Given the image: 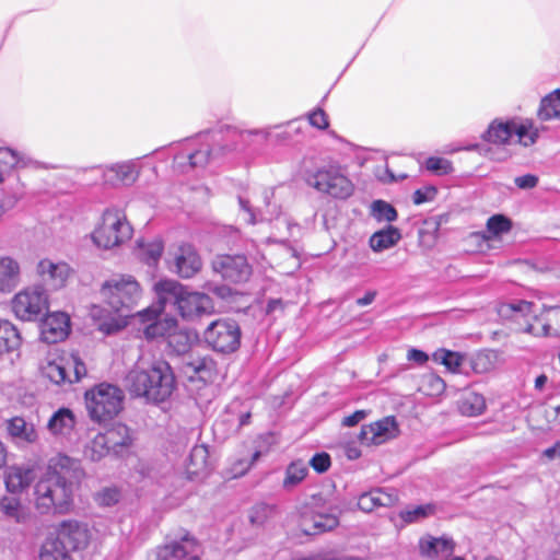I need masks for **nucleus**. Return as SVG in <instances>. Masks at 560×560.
Here are the masks:
<instances>
[{
  "instance_id": "f257e3e1",
  "label": "nucleus",
  "mask_w": 560,
  "mask_h": 560,
  "mask_svg": "<svg viewBox=\"0 0 560 560\" xmlns=\"http://www.w3.org/2000/svg\"><path fill=\"white\" fill-rule=\"evenodd\" d=\"M85 474L75 457H54L35 486V506L42 514H66L73 505V487Z\"/></svg>"
},
{
  "instance_id": "f03ea898",
  "label": "nucleus",
  "mask_w": 560,
  "mask_h": 560,
  "mask_svg": "<svg viewBox=\"0 0 560 560\" xmlns=\"http://www.w3.org/2000/svg\"><path fill=\"white\" fill-rule=\"evenodd\" d=\"M175 385L173 370L164 360L153 361L147 368L136 366L126 376V386L132 396L153 402L168 399Z\"/></svg>"
},
{
  "instance_id": "7ed1b4c3",
  "label": "nucleus",
  "mask_w": 560,
  "mask_h": 560,
  "mask_svg": "<svg viewBox=\"0 0 560 560\" xmlns=\"http://www.w3.org/2000/svg\"><path fill=\"white\" fill-rule=\"evenodd\" d=\"M162 307H172L186 319L199 316L211 307L208 295L187 290L176 280L162 279L154 284Z\"/></svg>"
},
{
  "instance_id": "20e7f679",
  "label": "nucleus",
  "mask_w": 560,
  "mask_h": 560,
  "mask_svg": "<svg viewBox=\"0 0 560 560\" xmlns=\"http://www.w3.org/2000/svg\"><path fill=\"white\" fill-rule=\"evenodd\" d=\"M222 141L221 130L208 131L196 139L187 140L182 151L175 155L174 162L183 171L203 168L215 158L225 153Z\"/></svg>"
},
{
  "instance_id": "39448f33",
  "label": "nucleus",
  "mask_w": 560,
  "mask_h": 560,
  "mask_svg": "<svg viewBox=\"0 0 560 560\" xmlns=\"http://www.w3.org/2000/svg\"><path fill=\"white\" fill-rule=\"evenodd\" d=\"M124 400L122 389L105 382L94 385L84 393L89 418L96 423H106L115 419L124 409Z\"/></svg>"
},
{
  "instance_id": "423d86ee",
  "label": "nucleus",
  "mask_w": 560,
  "mask_h": 560,
  "mask_svg": "<svg viewBox=\"0 0 560 560\" xmlns=\"http://www.w3.org/2000/svg\"><path fill=\"white\" fill-rule=\"evenodd\" d=\"M326 500L322 493L311 497V502L300 512L299 527L304 535L316 536L335 530L340 525V511H325Z\"/></svg>"
},
{
  "instance_id": "0eeeda50",
  "label": "nucleus",
  "mask_w": 560,
  "mask_h": 560,
  "mask_svg": "<svg viewBox=\"0 0 560 560\" xmlns=\"http://www.w3.org/2000/svg\"><path fill=\"white\" fill-rule=\"evenodd\" d=\"M306 183L317 191L334 199L346 200L354 192V185L338 164L331 163L308 173Z\"/></svg>"
},
{
  "instance_id": "6e6552de",
  "label": "nucleus",
  "mask_w": 560,
  "mask_h": 560,
  "mask_svg": "<svg viewBox=\"0 0 560 560\" xmlns=\"http://www.w3.org/2000/svg\"><path fill=\"white\" fill-rule=\"evenodd\" d=\"M100 293L115 313L131 310L142 296L139 282L132 276L126 275H116L105 281Z\"/></svg>"
},
{
  "instance_id": "1a4fd4ad",
  "label": "nucleus",
  "mask_w": 560,
  "mask_h": 560,
  "mask_svg": "<svg viewBox=\"0 0 560 560\" xmlns=\"http://www.w3.org/2000/svg\"><path fill=\"white\" fill-rule=\"evenodd\" d=\"M132 233L133 230L122 211L107 209L101 224L92 233V240L98 248L112 249L128 242Z\"/></svg>"
},
{
  "instance_id": "9d476101",
  "label": "nucleus",
  "mask_w": 560,
  "mask_h": 560,
  "mask_svg": "<svg viewBox=\"0 0 560 560\" xmlns=\"http://www.w3.org/2000/svg\"><path fill=\"white\" fill-rule=\"evenodd\" d=\"M513 137L517 138L520 144L528 147L537 141L539 130L532 120L515 118L506 121L493 120L483 133L486 141L495 144L509 143Z\"/></svg>"
},
{
  "instance_id": "9b49d317",
  "label": "nucleus",
  "mask_w": 560,
  "mask_h": 560,
  "mask_svg": "<svg viewBox=\"0 0 560 560\" xmlns=\"http://www.w3.org/2000/svg\"><path fill=\"white\" fill-rule=\"evenodd\" d=\"M194 340L195 336H192L188 330L177 326V328L173 331L166 341V350L168 352L176 355H184L182 371L190 378H192L196 374L210 371L213 363L209 358L188 353Z\"/></svg>"
},
{
  "instance_id": "f8f14e48",
  "label": "nucleus",
  "mask_w": 560,
  "mask_h": 560,
  "mask_svg": "<svg viewBox=\"0 0 560 560\" xmlns=\"http://www.w3.org/2000/svg\"><path fill=\"white\" fill-rule=\"evenodd\" d=\"M201 544L188 529L180 528L174 537L167 536L148 555V560H188L191 555H200Z\"/></svg>"
},
{
  "instance_id": "ddd939ff",
  "label": "nucleus",
  "mask_w": 560,
  "mask_h": 560,
  "mask_svg": "<svg viewBox=\"0 0 560 560\" xmlns=\"http://www.w3.org/2000/svg\"><path fill=\"white\" fill-rule=\"evenodd\" d=\"M241 336L238 324L226 318L212 322L203 332L207 345L221 353L235 352L240 348Z\"/></svg>"
},
{
  "instance_id": "4468645a",
  "label": "nucleus",
  "mask_w": 560,
  "mask_h": 560,
  "mask_svg": "<svg viewBox=\"0 0 560 560\" xmlns=\"http://www.w3.org/2000/svg\"><path fill=\"white\" fill-rule=\"evenodd\" d=\"M43 373L55 384L79 382L86 375V366L79 355H59L47 360L43 365Z\"/></svg>"
},
{
  "instance_id": "2eb2a0df",
  "label": "nucleus",
  "mask_w": 560,
  "mask_h": 560,
  "mask_svg": "<svg viewBox=\"0 0 560 560\" xmlns=\"http://www.w3.org/2000/svg\"><path fill=\"white\" fill-rule=\"evenodd\" d=\"M132 444L129 429L118 424L105 433H97L88 444L91 455H119Z\"/></svg>"
},
{
  "instance_id": "dca6fc26",
  "label": "nucleus",
  "mask_w": 560,
  "mask_h": 560,
  "mask_svg": "<svg viewBox=\"0 0 560 560\" xmlns=\"http://www.w3.org/2000/svg\"><path fill=\"white\" fill-rule=\"evenodd\" d=\"M401 428L395 416H385L361 427L359 442L368 447L381 446L398 439Z\"/></svg>"
},
{
  "instance_id": "f3484780",
  "label": "nucleus",
  "mask_w": 560,
  "mask_h": 560,
  "mask_svg": "<svg viewBox=\"0 0 560 560\" xmlns=\"http://www.w3.org/2000/svg\"><path fill=\"white\" fill-rule=\"evenodd\" d=\"M166 310L158 302L155 305L149 306L138 313L140 322L144 325L142 332L147 340L153 341L159 339L168 340L170 336L177 328L178 322L176 318L165 316L160 318V315Z\"/></svg>"
},
{
  "instance_id": "a211bd4d",
  "label": "nucleus",
  "mask_w": 560,
  "mask_h": 560,
  "mask_svg": "<svg viewBox=\"0 0 560 560\" xmlns=\"http://www.w3.org/2000/svg\"><path fill=\"white\" fill-rule=\"evenodd\" d=\"M273 192L265 189L259 196L249 199L238 196L240 209L243 212L244 221L248 224H256L265 220H272L279 217L280 208L271 202Z\"/></svg>"
},
{
  "instance_id": "6ab92c4d",
  "label": "nucleus",
  "mask_w": 560,
  "mask_h": 560,
  "mask_svg": "<svg viewBox=\"0 0 560 560\" xmlns=\"http://www.w3.org/2000/svg\"><path fill=\"white\" fill-rule=\"evenodd\" d=\"M47 294L42 288L26 289L12 300V311L22 320H34L47 310Z\"/></svg>"
},
{
  "instance_id": "aec40b11",
  "label": "nucleus",
  "mask_w": 560,
  "mask_h": 560,
  "mask_svg": "<svg viewBox=\"0 0 560 560\" xmlns=\"http://www.w3.org/2000/svg\"><path fill=\"white\" fill-rule=\"evenodd\" d=\"M212 269L231 283L246 282L252 276V267L244 255H219L212 260Z\"/></svg>"
},
{
  "instance_id": "412c9836",
  "label": "nucleus",
  "mask_w": 560,
  "mask_h": 560,
  "mask_svg": "<svg viewBox=\"0 0 560 560\" xmlns=\"http://www.w3.org/2000/svg\"><path fill=\"white\" fill-rule=\"evenodd\" d=\"M70 552L84 549L90 541L88 526L77 520H66L58 524L56 536Z\"/></svg>"
},
{
  "instance_id": "4be33fe9",
  "label": "nucleus",
  "mask_w": 560,
  "mask_h": 560,
  "mask_svg": "<svg viewBox=\"0 0 560 560\" xmlns=\"http://www.w3.org/2000/svg\"><path fill=\"white\" fill-rule=\"evenodd\" d=\"M223 133L222 145L225 153L232 151H245L253 145L264 144L269 136L267 130H237L226 128L221 130Z\"/></svg>"
},
{
  "instance_id": "5701e85b",
  "label": "nucleus",
  "mask_w": 560,
  "mask_h": 560,
  "mask_svg": "<svg viewBox=\"0 0 560 560\" xmlns=\"http://www.w3.org/2000/svg\"><path fill=\"white\" fill-rule=\"evenodd\" d=\"M70 330V318L66 313L54 312L44 319L40 328V337L47 343H56L63 340Z\"/></svg>"
},
{
  "instance_id": "b1692460",
  "label": "nucleus",
  "mask_w": 560,
  "mask_h": 560,
  "mask_svg": "<svg viewBox=\"0 0 560 560\" xmlns=\"http://www.w3.org/2000/svg\"><path fill=\"white\" fill-rule=\"evenodd\" d=\"M37 272L45 284L60 289L66 284L71 269L67 262L42 259L37 265Z\"/></svg>"
},
{
  "instance_id": "393cba45",
  "label": "nucleus",
  "mask_w": 560,
  "mask_h": 560,
  "mask_svg": "<svg viewBox=\"0 0 560 560\" xmlns=\"http://www.w3.org/2000/svg\"><path fill=\"white\" fill-rule=\"evenodd\" d=\"M175 271L182 278H191L201 269V259L189 244H182L174 254Z\"/></svg>"
},
{
  "instance_id": "a878e982",
  "label": "nucleus",
  "mask_w": 560,
  "mask_h": 560,
  "mask_svg": "<svg viewBox=\"0 0 560 560\" xmlns=\"http://www.w3.org/2000/svg\"><path fill=\"white\" fill-rule=\"evenodd\" d=\"M454 541L446 537H433L425 535L419 539V552L421 557L435 560L440 557H448L454 551Z\"/></svg>"
},
{
  "instance_id": "bb28decb",
  "label": "nucleus",
  "mask_w": 560,
  "mask_h": 560,
  "mask_svg": "<svg viewBox=\"0 0 560 560\" xmlns=\"http://www.w3.org/2000/svg\"><path fill=\"white\" fill-rule=\"evenodd\" d=\"M398 500L399 498L396 491L388 492L377 488L362 493L358 499V508L369 513L381 506H393Z\"/></svg>"
},
{
  "instance_id": "cd10ccee",
  "label": "nucleus",
  "mask_w": 560,
  "mask_h": 560,
  "mask_svg": "<svg viewBox=\"0 0 560 560\" xmlns=\"http://www.w3.org/2000/svg\"><path fill=\"white\" fill-rule=\"evenodd\" d=\"M21 281V267L10 256L0 257V293H11Z\"/></svg>"
},
{
  "instance_id": "c85d7f7f",
  "label": "nucleus",
  "mask_w": 560,
  "mask_h": 560,
  "mask_svg": "<svg viewBox=\"0 0 560 560\" xmlns=\"http://www.w3.org/2000/svg\"><path fill=\"white\" fill-rule=\"evenodd\" d=\"M34 479L33 469L30 467L11 466L5 472V487L11 493H18L26 489Z\"/></svg>"
},
{
  "instance_id": "c756f323",
  "label": "nucleus",
  "mask_w": 560,
  "mask_h": 560,
  "mask_svg": "<svg viewBox=\"0 0 560 560\" xmlns=\"http://www.w3.org/2000/svg\"><path fill=\"white\" fill-rule=\"evenodd\" d=\"M22 337L18 328L7 319H0V354L18 353Z\"/></svg>"
},
{
  "instance_id": "7c9ffc66",
  "label": "nucleus",
  "mask_w": 560,
  "mask_h": 560,
  "mask_svg": "<svg viewBox=\"0 0 560 560\" xmlns=\"http://www.w3.org/2000/svg\"><path fill=\"white\" fill-rule=\"evenodd\" d=\"M218 465L224 479H235L245 475L258 457H221Z\"/></svg>"
},
{
  "instance_id": "2f4dec72",
  "label": "nucleus",
  "mask_w": 560,
  "mask_h": 560,
  "mask_svg": "<svg viewBox=\"0 0 560 560\" xmlns=\"http://www.w3.org/2000/svg\"><path fill=\"white\" fill-rule=\"evenodd\" d=\"M75 422V416L71 409L60 408L50 417L47 428L55 435H66L74 429Z\"/></svg>"
},
{
  "instance_id": "473e14b6",
  "label": "nucleus",
  "mask_w": 560,
  "mask_h": 560,
  "mask_svg": "<svg viewBox=\"0 0 560 560\" xmlns=\"http://www.w3.org/2000/svg\"><path fill=\"white\" fill-rule=\"evenodd\" d=\"M401 238L400 231L388 225L387 228L375 232L370 238V246L374 252H383L395 246Z\"/></svg>"
},
{
  "instance_id": "72a5a7b5",
  "label": "nucleus",
  "mask_w": 560,
  "mask_h": 560,
  "mask_svg": "<svg viewBox=\"0 0 560 560\" xmlns=\"http://www.w3.org/2000/svg\"><path fill=\"white\" fill-rule=\"evenodd\" d=\"M135 253L140 260L149 266H153L159 261L163 253V243L159 238L150 242L138 240Z\"/></svg>"
},
{
  "instance_id": "f704fd0d",
  "label": "nucleus",
  "mask_w": 560,
  "mask_h": 560,
  "mask_svg": "<svg viewBox=\"0 0 560 560\" xmlns=\"http://www.w3.org/2000/svg\"><path fill=\"white\" fill-rule=\"evenodd\" d=\"M538 117L542 121L560 120V89L552 91L540 101Z\"/></svg>"
},
{
  "instance_id": "c9c22d12",
  "label": "nucleus",
  "mask_w": 560,
  "mask_h": 560,
  "mask_svg": "<svg viewBox=\"0 0 560 560\" xmlns=\"http://www.w3.org/2000/svg\"><path fill=\"white\" fill-rule=\"evenodd\" d=\"M458 410L467 417H477L486 410V399L481 394L469 392L458 401Z\"/></svg>"
},
{
  "instance_id": "e433bc0d",
  "label": "nucleus",
  "mask_w": 560,
  "mask_h": 560,
  "mask_svg": "<svg viewBox=\"0 0 560 560\" xmlns=\"http://www.w3.org/2000/svg\"><path fill=\"white\" fill-rule=\"evenodd\" d=\"M39 560H72V557L59 540L48 537L42 545Z\"/></svg>"
},
{
  "instance_id": "4c0bfd02",
  "label": "nucleus",
  "mask_w": 560,
  "mask_h": 560,
  "mask_svg": "<svg viewBox=\"0 0 560 560\" xmlns=\"http://www.w3.org/2000/svg\"><path fill=\"white\" fill-rule=\"evenodd\" d=\"M0 510L9 518L16 523H24L28 518V513L21 504L18 498L3 497L0 500Z\"/></svg>"
},
{
  "instance_id": "58836bf2",
  "label": "nucleus",
  "mask_w": 560,
  "mask_h": 560,
  "mask_svg": "<svg viewBox=\"0 0 560 560\" xmlns=\"http://www.w3.org/2000/svg\"><path fill=\"white\" fill-rule=\"evenodd\" d=\"M308 474L307 464L302 459L293 460L287 468L282 482L284 489H292L301 483Z\"/></svg>"
},
{
  "instance_id": "ea45409f",
  "label": "nucleus",
  "mask_w": 560,
  "mask_h": 560,
  "mask_svg": "<svg viewBox=\"0 0 560 560\" xmlns=\"http://www.w3.org/2000/svg\"><path fill=\"white\" fill-rule=\"evenodd\" d=\"M8 431L12 438L23 442H34L36 432L32 424L26 423L23 418L15 417L9 421Z\"/></svg>"
},
{
  "instance_id": "a19ab883",
  "label": "nucleus",
  "mask_w": 560,
  "mask_h": 560,
  "mask_svg": "<svg viewBox=\"0 0 560 560\" xmlns=\"http://www.w3.org/2000/svg\"><path fill=\"white\" fill-rule=\"evenodd\" d=\"M435 511V505L428 503L415 506L412 509L402 510L398 513V517L400 518L402 525H408L433 515Z\"/></svg>"
},
{
  "instance_id": "79ce46f5",
  "label": "nucleus",
  "mask_w": 560,
  "mask_h": 560,
  "mask_svg": "<svg viewBox=\"0 0 560 560\" xmlns=\"http://www.w3.org/2000/svg\"><path fill=\"white\" fill-rule=\"evenodd\" d=\"M93 320L98 323V329L105 334H112L118 329V324L112 316V312L100 305H93L90 311Z\"/></svg>"
},
{
  "instance_id": "37998d69",
  "label": "nucleus",
  "mask_w": 560,
  "mask_h": 560,
  "mask_svg": "<svg viewBox=\"0 0 560 560\" xmlns=\"http://www.w3.org/2000/svg\"><path fill=\"white\" fill-rule=\"evenodd\" d=\"M277 514V506L267 503H257L248 512L252 525L261 526Z\"/></svg>"
},
{
  "instance_id": "c03bdc74",
  "label": "nucleus",
  "mask_w": 560,
  "mask_h": 560,
  "mask_svg": "<svg viewBox=\"0 0 560 560\" xmlns=\"http://www.w3.org/2000/svg\"><path fill=\"white\" fill-rule=\"evenodd\" d=\"M108 174H114L116 182L122 185H131L138 177L135 164L131 162L118 163L108 168Z\"/></svg>"
},
{
  "instance_id": "a18cd8bd",
  "label": "nucleus",
  "mask_w": 560,
  "mask_h": 560,
  "mask_svg": "<svg viewBox=\"0 0 560 560\" xmlns=\"http://www.w3.org/2000/svg\"><path fill=\"white\" fill-rule=\"evenodd\" d=\"M433 360L446 366L451 372H458L463 363L464 357L454 351L439 349L433 353Z\"/></svg>"
},
{
  "instance_id": "49530a36",
  "label": "nucleus",
  "mask_w": 560,
  "mask_h": 560,
  "mask_svg": "<svg viewBox=\"0 0 560 560\" xmlns=\"http://www.w3.org/2000/svg\"><path fill=\"white\" fill-rule=\"evenodd\" d=\"M371 215L378 222H393L397 219V211L388 202L375 200L371 205Z\"/></svg>"
},
{
  "instance_id": "de8ad7c7",
  "label": "nucleus",
  "mask_w": 560,
  "mask_h": 560,
  "mask_svg": "<svg viewBox=\"0 0 560 560\" xmlns=\"http://www.w3.org/2000/svg\"><path fill=\"white\" fill-rule=\"evenodd\" d=\"M542 335L560 337V307L548 310L547 322L542 325Z\"/></svg>"
},
{
  "instance_id": "09e8293b",
  "label": "nucleus",
  "mask_w": 560,
  "mask_h": 560,
  "mask_svg": "<svg viewBox=\"0 0 560 560\" xmlns=\"http://www.w3.org/2000/svg\"><path fill=\"white\" fill-rule=\"evenodd\" d=\"M100 506H112L119 502L120 490L116 487H107L98 491L94 497Z\"/></svg>"
},
{
  "instance_id": "8fccbe9b",
  "label": "nucleus",
  "mask_w": 560,
  "mask_h": 560,
  "mask_svg": "<svg viewBox=\"0 0 560 560\" xmlns=\"http://www.w3.org/2000/svg\"><path fill=\"white\" fill-rule=\"evenodd\" d=\"M185 469L188 479L203 476L207 469V457H188Z\"/></svg>"
},
{
  "instance_id": "3c124183",
  "label": "nucleus",
  "mask_w": 560,
  "mask_h": 560,
  "mask_svg": "<svg viewBox=\"0 0 560 560\" xmlns=\"http://www.w3.org/2000/svg\"><path fill=\"white\" fill-rule=\"evenodd\" d=\"M425 168L436 175H446L453 172V165L451 161L436 156L427 159Z\"/></svg>"
},
{
  "instance_id": "603ef678",
  "label": "nucleus",
  "mask_w": 560,
  "mask_h": 560,
  "mask_svg": "<svg viewBox=\"0 0 560 560\" xmlns=\"http://www.w3.org/2000/svg\"><path fill=\"white\" fill-rule=\"evenodd\" d=\"M511 226V221L502 214H494L490 217L487 222V229L493 235L509 232Z\"/></svg>"
},
{
  "instance_id": "864d4df0",
  "label": "nucleus",
  "mask_w": 560,
  "mask_h": 560,
  "mask_svg": "<svg viewBox=\"0 0 560 560\" xmlns=\"http://www.w3.org/2000/svg\"><path fill=\"white\" fill-rule=\"evenodd\" d=\"M21 197H22L21 192L5 191L3 189H0V218L7 211L13 209Z\"/></svg>"
},
{
  "instance_id": "5fc2aeb1",
  "label": "nucleus",
  "mask_w": 560,
  "mask_h": 560,
  "mask_svg": "<svg viewBox=\"0 0 560 560\" xmlns=\"http://www.w3.org/2000/svg\"><path fill=\"white\" fill-rule=\"evenodd\" d=\"M20 163L19 155L10 148H0V168L9 171Z\"/></svg>"
},
{
  "instance_id": "6e6d98bb",
  "label": "nucleus",
  "mask_w": 560,
  "mask_h": 560,
  "mask_svg": "<svg viewBox=\"0 0 560 560\" xmlns=\"http://www.w3.org/2000/svg\"><path fill=\"white\" fill-rule=\"evenodd\" d=\"M278 443V436L275 433L268 432L258 439V448L253 455H262V453L271 452V446Z\"/></svg>"
},
{
  "instance_id": "4d7b16f0",
  "label": "nucleus",
  "mask_w": 560,
  "mask_h": 560,
  "mask_svg": "<svg viewBox=\"0 0 560 560\" xmlns=\"http://www.w3.org/2000/svg\"><path fill=\"white\" fill-rule=\"evenodd\" d=\"M308 120L310 124L317 129L324 130L328 127L327 115L320 108L312 112L308 115Z\"/></svg>"
},
{
  "instance_id": "13d9d810",
  "label": "nucleus",
  "mask_w": 560,
  "mask_h": 560,
  "mask_svg": "<svg viewBox=\"0 0 560 560\" xmlns=\"http://www.w3.org/2000/svg\"><path fill=\"white\" fill-rule=\"evenodd\" d=\"M369 415H370L369 410H363V409L357 410L352 415L343 417L341 420V424L343 427H348V428L354 427L358 423H360L361 421H363L364 419H366Z\"/></svg>"
},
{
  "instance_id": "bf43d9fd",
  "label": "nucleus",
  "mask_w": 560,
  "mask_h": 560,
  "mask_svg": "<svg viewBox=\"0 0 560 560\" xmlns=\"http://www.w3.org/2000/svg\"><path fill=\"white\" fill-rule=\"evenodd\" d=\"M308 465L318 474L327 471L330 466V457H311Z\"/></svg>"
},
{
  "instance_id": "052dcab7",
  "label": "nucleus",
  "mask_w": 560,
  "mask_h": 560,
  "mask_svg": "<svg viewBox=\"0 0 560 560\" xmlns=\"http://www.w3.org/2000/svg\"><path fill=\"white\" fill-rule=\"evenodd\" d=\"M427 383L431 387V395H440L444 392L445 382L438 375L431 374L427 377Z\"/></svg>"
},
{
  "instance_id": "680f3d73",
  "label": "nucleus",
  "mask_w": 560,
  "mask_h": 560,
  "mask_svg": "<svg viewBox=\"0 0 560 560\" xmlns=\"http://www.w3.org/2000/svg\"><path fill=\"white\" fill-rule=\"evenodd\" d=\"M515 185L521 189H532L538 184V177L533 174H526L515 178Z\"/></svg>"
},
{
  "instance_id": "e2e57ef3",
  "label": "nucleus",
  "mask_w": 560,
  "mask_h": 560,
  "mask_svg": "<svg viewBox=\"0 0 560 560\" xmlns=\"http://www.w3.org/2000/svg\"><path fill=\"white\" fill-rule=\"evenodd\" d=\"M435 195V189L433 187L425 188L424 190L418 189L413 192L412 200L416 205H421L430 199Z\"/></svg>"
},
{
  "instance_id": "0e129e2a",
  "label": "nucleus",
  "mask_w": 560,
  "mask_h": 560,
  "mask_svg": "<svg viewBox=\"0 0 560 560\" xmlns=\"http://www.w3.org/2000/svg\"><path fill=\"white\" fill-rule=\"evenodd\" d=\"M407 359L409 361L416 362L419 365H422L429 360V357L425 352L412 348L408 351Z\"/></svg>"
},
{
  "instance_id": "69168bd1",
  "label": "nucleus",
  "mask_w": 560,
  "mask_h": 560,
  "mask_svg": "<svg viewBox=\"0 0 560 560\" xmlns=\"http://www.w3.org/2000/svg\"><path fill=\"white\" fill-rule=\"evenodd\" d=\"M375 296H376V292L375 291H369L364 294V296L362 298H359L357 300V304L359 306H366V305H370L374 300H375Z\"/></svg>"
},
{
  "instance_id": "338daca9",
  "label": "nucleus",
  "mask_w": 560,
  "mask_h": 560,
  "mask_svg": "<svg viewBox=\"0 0 560 560\" xmlns=\"http://www.w3.org/2000/svg\"><path fill=\"white\" fill-rule=\"evenodd\" d=\"M283 308V303L280 299H275V300H270L267 304V313L270 314V313H273L275 311L277 310H282Z\"/></svg>"
},
{
  "instance_id": "774afa93",
  "label": "nucleus",
  "mask_w": 560,
  "mask_h": 560,
  "mask_svg": "<svg viewBox=\"0 0 560 560\" xmlns=\"http://www.w3.org/2000/svg\"><path fill=\"white\" fill-rule=\"evenodd\" d=\"M542 455H560V441H558L552 447L545 450Z\"/></svg>"
}]
</instances>
